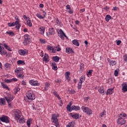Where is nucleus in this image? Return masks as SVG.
<instances>
[{
	"label": "nucleus",
	"mask_w": 127,
	"mask_h": 127,
	"mask_svg": "<svg viewBox=\"0 0 127 127\" xmlns=\"http://www.w3.org/2000/svg\"><path fill=\"white\" fill-rule=\"evenodd\" d=\"M15 74L18 78H22L24 77L23 75V68L17 67L15 69Z\"/></svg>",
	"instance_id": "f257e3e1"
},
{
	"label": "nucleus",
	"mask_w": 127,
	"mask_h": 127,
	"mask_svg": "<svg viewBox=\"0 0 127 127\" xmlns=\"http://www.w3.org/2000/svg\"><path fill=\"white\" fill-rule=\"evenodd\" d=\"M58 118H59V114H53L52 116V121L53 123L55 124V126L56 127H60V124Z\"/></svg>",
	"instance_id": "f03ea898"
},
{
	"label": "nucleus",
	"mask_w": 127,
	"mask_h": 127,
	"mask_svg": "<svg viewBox=\"0 0 127 127\" xmlns=\"http://www.w3.org/2000/svg\"><path fill=\"white\" fill-rule=\"evenodd\" d=\"M26 96L28 100L30 101H33L35 100V94L32 90H29L26 92Z\"/></svg>",
	"instance_id": "7ed1b4c3"
},
{
	"label": "nucleus",
	"mask_w": 127,
	"mask_h": 127,
	"mask_svg": "<svg viewBox=\"0 0 127 127\" xmlns=\"http://www.w3.org/2000/svg\"><path fill=\"white\" fill-rule=\"evenodd\" d=\"M8 26L9 27H11V26H15V28L16 29L18 30L19 28H20V27L21 26V25L20 24L18 23V21H15L12 23H8L7 24Z\"/></svg>",
	"instance_id": "20e7f679"
},
{
	"label": "nucleus",
	"mask_w": 127,
	"mask_h": 127,
	"mask_svg": "<svg viewBox=\"0 0 127 127\" xmlns=\"http://www.w3.org/2000/svg\"><path fill=\"white\" fill-rule=\"evenodd\" d=\"M81 110L84 113H86L87 115H92V114H93L92 112V110H91V109L89 108L88 107L82 106L81 107Z\"/></svg>",
	"instance_id": "39448f33"
},
{
	"label": "nucleus",
	"mask_w": 127,
	"mask_h": 127,
	"mask_svg": "<svg viewBox=\"0 0 127 127\" xmlns=\"http://www.w3.org/2000/svg\"><path fill=\"white\" fill-rule=\"evenodd\" d=\"M14 113L15 120L18 121V120L21 118V116L22 115L21 114V111L19 110H16L14 111Z\"/></svg>",
	"instance_id": "423d86ee"
},
{
	"label": "nucleus",
	"mask_w": 127,
	"mask_h": 127,
	"mask_svg": "<svg viewBox=\"0 0 127 127\" xmlns=\"http://www.w3.org/2000/svg\"><path fill=\"white\" fill-rule=\"evenodd\" d=\"M0 121L2 122V123H5L6 124H8L9 123V118L6 116L2 115L0 117Z\"/></svg>",
	"instance_id": "0eeeda50"
},
{
	"label": "nucleus",
	"mask_w": 127,
	"mask_h": 127,
	"mask_svg": "<svg viewBox=\"0 0 127 127\" xmlns=\"http://www.w3.org/2000/svg\"><path fill=\"white\" fill-rule=\"evenodd\" d=\"M29 83L31 86H34V87L40 86V83L38 82V81L35 80L34 79H31L29 81Z\"/></svg>",
	"instance_id": "6e6552de"
},
{
	"label": "nucleus",
	"mask_w": 127,
	"mask_h": 127,
	"mask_svg": "<svg viewBox=\"0 0 127 127\" xmlns=\"http://www.w3.org/2000/svg\"><path fill=\"white\" fill-rule=\"evenodd\" d=\"M59 31L60 33L58 34V36H59V37H60L62 40H64V37H65V38L68 39V37L67 36H66V34L65 33H64L62 29H60Z\"/></svg>",
	"instance_id": "1a4fd4ad"
},
{
	"label": "nucleus",
	"mask_w": 127,
	"mask_h": 127,
	"mask_svg": "<svg viewBox=\"0 0 127 127\" xmlns=\"http://www.w3.org/2000/svg\"><path fill=\"white\" fill-rule=\"evenodd\" d=\"M18 53L21 55V56H24L25 55H26V54H28V50L26 49H21L18 51Z\"/></svg>",
	"instance_id": "9d476101"
},
{
	"label": "nucleus",
	"mask_w": 127,
	"mask_h": 127,
	"mask_svg": "<svg viewBox=\"0 0 127 127\" xmlns=\"http://www.w3.org/2000/svg\"><path fill=\"white\" fill-rule=\"evenodd\" d=\"M55 34V30L53 28H49V31L47 32V36H50V35H54Z\"/></svg>",
	"instance_id": "9b49d317"
},
{
	"label": "nucleus",
	"mask_w": 127,
	"mask_h": 127,
	"mask_svg": "<svg viewBox=\"0 0 127 127\" xmlns=\"http://www.w3.org/2000/svg\"><path fill=\"white\" fill-rule=\"evenodd\" d=\"M122 92L123 93H126L127 92V82H123L122 84Z\"/></svg>",
	"instance_id": "f8f14e48"
},
{
	"label": "nucleus",
	"mask_w": 127,
	"mask_h": 127,
	"mask_svg": "<svg viewBox=\"0 0 127 127\" xmlns=\"http://www.w3.org/2000/svg\"><path fill=\"white\" fill-rule=\"evenodd\" d=\"M117 124H118L120 126H123V125H125V124H126V120L120 118L118 119Z\"/></svg>",
	"instance_id": "ddd939ff"
},
{
	"label": "nucleus",
	"mask_w": 127,
	"mask_h": 127,
	"mask_svg": "<svg viewBox=\"0 0 127 127\" xmlns=\"http://www.w3.org/2000/svg\"><path fill=\"white\" fill-rule=\"evenodd\" d=\"M108 62L109 63L110 66H113L117 64L116 61L111 60L109 58L107 59Z\"/></svg>",
	"instance_id": "4468645a"
},
{
	"label": "nucleus",
	"mask_w": 127,
	"mask_h": 127,
	"mask_svg": "<svg viewBox=\"0 0 127 127\" xmlns=\"http://www.w3.org/2000/svg\"><path fill=\"white\" fill-rule=\"evenodd\" d=\"M4 99L6 100L7 103H10V102L13 100V96L9 95L8 96L5 97Z\"/></svg>",
	"instance_id": "2eb2a0df"
},
{
	"label": "nucleus",
	"mask_w": 127,
	"mask_h": 127,
	"mask_svg": "<svg viewBox=\"0 0 127 127\" xmlns=\"http://www.w3.org/2000/svg\"><path fill=\"white\" fill-rule=\"evenodd\" d=\"M70 71H67L65 74V78L68 82H69L71 80V77H70Z\"/></svg>",
	"instance_id": "dca6fc26"
},
{
	"label": "nucleus",
	"mask_w": 127,
	"mask_h": 127,
	"mask_svg": "<svg viewBox=\"0 0 127 127\" xmlns=\"http://www.w3.org/2000/svg\"><path fill=\"white\" fill-rule=\"evenodd\" d=\"M65 52L67 54H71V53H74L73 49H72L71 48H66L65 49Z\"/></svg>",
	"instance_id": "f3484780"
},
{
	"label": "nucleus",
	"mask_w": 127,
	"mask_h": 127,
	"mask_svg": "<svg viewBox=\"0 0 127 127\" xmlns=\"http://www.w3.org/2000/svg\"><path fill=\"white\" fill-rule=\"evenodd\" d=\"M0 54L1 55H5L6 54V51L4 50L3 47H0Z\"/></svg>",
	"instance_id": "a211bd4d"
},
{
	"label": "nucleus",
	"mask_w": 127,
	"mask_h": 127,
	"mask_svg": "<svg viewBox=\"0 0 127 127\" xmlns=\"http://www.w3.org/2000/svg\"><path fill=\"white\" fill-rule=\"evenodd\" d=\"M48 59H49V56L47 54H45L44 58H43V61H44L46 63L48 62Z\"/></svg>",
	"instance_id": "6ab92c4d"
},
{
	"label": "nucleus",
	"mask_w": 127,
	"mask_h": 127,
	"mask_svg": "<svg viewBox=\"0 0 127 127\" xmlns=\"http://www.w3.org/2000/svg\"><path fill=\"white\" fill-rule=\"evenodd\" d=\"M47 50H50V51H52L53 53H56V50L53 48V47H51L50 46H47Z\"/></svg>",
	"instance_id": "aec40b11"
},
{
	"label": "nucleus",
	"mask_w": 127,
	"mask_h": 127,
	"mask_svg": "<svg viewBox=\"0 0 127 127\" xmlns=\"http://www.w3.org/2000/svg\"><path fill=\"white\" fill-rule=\"evenodd\" d=\"M114 93V88H109L107 90L106 95H112Z\"/></svg>",
	"instance_id": "412c9836"
},
{
	"label": "nucleus",
	"mask_w": 127,
	"mask_h": 127,
	"mask_svg": "<svg viewBox=\"0 0 127 127\" xmlns=\"http://www.w3.org/2000/svg\"><path fill=\"white\" fill-rule=\"evenodd\" d=\"M72 111H80V110H81V108L78 106L73 105L72 106Z\"/></svg>",
	"instance_id": "4be33fe9"
},
{
	"label": "nucleus",
	"mask_w": 127,
	"mask_h": 127,
	"mask_svg": "<svg viewBox=\"0 0 127 127\" xmlns=\"http://www.w3.org/2000/svg\"><path fill=\"white\" fill-rule=\"evenodd\" d=\"M80 117V114L79 113H76L75 114L71 115V117L73 118V119H79Z\"/></svg>",
	"instance_id": "5701e85b"
},
{
	"label": "nucleus",
	"mask_w": 127,
	"mask_h": 127,
	"mask_svg": "<svg viewBox=\"0 0 127 127\" xmlns=\"http://www.w3.org/2000/svg\"><path fill=\"white\" fill-rule=\"evenodd\" d=\"M39 30L41 34H44L45 31V28L44 27H41L39 28Z\"/></svg>",
	"instance_id": "b1692460"
},
{
	"label": "nucleus",
	"mask_w": 127,
	"mask_h": 127,
	"mask_svg": "<svg viewBox=\"0 0 127 127\" xmlns=\"http://www.w3.org/2000/svg\"><path fill=\"white\" fill-rule=\"evenodd\" d=\"M72 44H73V45H75V46H79L80 45V44L79 43V42L77 39L73 40L72 41Z\"/></svg>",
	"instance_id": "393cba45"
},
{
	"label": "nucleus",
	"mask_w": 127,
	"mask_h": 127,
	"mask_svg": "<svg viewBox=\"0 0 127 127\" xmlns=\"http://www.w3.org/2000/svg\"><path fill=\"white\" fill-rule=\"evenodd\" d=\"M27 24L29 27H31L32 26V22H31V20L30 18H28V19L26 20Z\"/></svg>",
	"instance_id": "a878e982"
},
{
	"label": "nucleus",
	"mask_w": 127,
	"mask_h": 127,
	"mask_svg": "<svg viewBox=\"0 0 127 127\" xmlns=\"http://www.w3.org/2000/svg\"><path fill=\"white\" fill-rule=\"evenodd\" d=\"M17 65H25V62L22 60H19L17 61Z\"/></svg>",
	"instance_id": "bb28decb"
},
{
	"label": "nucleus",
	"mask_w": 127,
	"mask_h": 127,
	"mask_svg": "<svg viewBox=\"0 0 127 127\" xmlns=\"http://www.w3.org/2000/svg\"><path fill=\"white\" fill-rule=\"evenodd\" d=\"M106 111L104 110L103 112L100 113L99 114V118L100 119H102L103 117H105L106 116Z\"/></svg>",
	"instance_id": "cd10ccee"
},
{
	"label": "nucleus",
	"mask_w": 127,
	"mask_h": 127,
	"mask_svg": "<svg viewBox=\"0 0 127 127\" xmlns=\"http://www.w3.org/2000/svg\"><path fill=\"white\" fill-rule=\"evenodd\" d=\"M56 23L58 25H60V26H63V23H62V22H61V21L60 20H59L58 18L56 20Z\"/></svg>",
	"instance_id": "c85d7f7f"
},
{
	"label": "nucleus",
	"mask_w": 127,
	"mask_h": 127,
	"mask_svg": "<svg viewBox=\"0 0 127 127\" xmlns=\"http://www.w3.org/2000/svg\"><path fill=\"white\" fill-rule=\"evenodd\" d=\"M0 105L1 106H4V105H5V101L4 98L0 99Z\"/></svg>",
	"instance_id": "c756f323"
},
{
	"label": "nucleus",
	"mask_w": 127,
	"mask_h": 127,
	"mask_svg": "<svg viewBox=\"0 0 127 127\" xmlns=\"http://www.w3.org/2000/svg\"><path fill=\"white\" fill-rule=\"evenodd\" d=\"M53 60L55 61V62H59V60H60V58L58 57V56H56L53 57Z\"/></svg>",
	"instance_id": "7c9ffc66"
},
{
	"label": "nucleus",
	"mask_w": 127,
	"mask_h": 127,
	"mask_svg": "<svg viewBox=\"0 0 127 127\" xmlns=\"http://www.w3.org/2000/svg\"><path fill=\"white\" fill-rule=\"evenodd\" d=\"M105 19H106L107 22H109V21H110V19H112V16L110 15H107L105 17Z\"/></svg>",
	"instance_id": "2f4dec72"
},
{
	"label": "nucleus",
	"mask_w": 127,
	"mask_h": 127,
	"mask_svg": "<svg viewBox=\"0 0 127 127\" xmlns=\"http://www.w3.org/2000/svg\"><path fill=\"white\" fill-rule=\"evenodd\" d=\"M50 87V83L49 82H47L45 83V91H47L48 90V87Z\"/></svg>",
	"instance_id": "473e14b6"
},
{
	"label": "nucleus",
	"mask_w": 127,
	"mask_h": 127,
	"mask_svg": "<svg viewBox=\"0 0 127 127\" xmlns=\"http://www.w3.org/2000/svg\"><path fill=\"white\" fill-rule=\"evenodd\" d=\"M86 79V77L85 75H82L80 78V81L81 83H83V82H85V79Z\"/></svg>",
	"instance_id": "72a5a7b5"
},
{
	"label": "nucleus",
	"mask_w": 127,
	"mask_h": 127,
	"mask_svg": "<svg viewBox=\"0 0 127 127\" xmlns=\"http://www.w3.org/2000/svg\"><path fill=\"white\" fill-rule=\"evenodd\" d=\"M127 118V114L126 113H122L120 115V118L123 119V120H126Z\"/></svg>",
	"instance_id": "f704fd0d"
},
{
	"label": "nucleus",
	"mask_w": 127,
	"mask_h": 127,
	"mask_svg": "<svg viewBox=\"0 0 127 127\" xmlns=\"http://www.w3.org/2000/svg\"><path fill=\"white\" fill-rule=\"evenodd\" d=\"M98 91L100 94H103V95H104V93H105V90H104V87H101Z\"/></svg>",
	"instance_id": "c9c22d12"
},
{
	"label": "nucleus",
	"mask_w": 127,
	"mask_h": 127,
	"mask_svg": "<svg viewBox=\"0 0 127 127\" xmlns=\"http://www.w3.org/2000/svg\"><path fill=\"white\" fill-rule=\"evenodd\" d=\"M53 95H54V96H55V97H57V98H58L59 100H61V98H60V96H59V95L57 93V92L54 91V92H53Z\"/></svg>",
	"instance_id": "e433bc0d"
},
{
	"label": "nucleus",
	"mask_w": 127,
	"mask_h": 127,
	"mask_svg": "<svg viewBox=\"0 0 127 127\" xmlns=\"http://www.w3.org/2000/svg\"><path fill=\"white\" fill-rule=\"evenodd\" d=\"M3 46L4 47V48H5V49H7V50H8V51H11V50L10 49V48L9 47V46H8L7 45L4 44L3 45Z\"/></svg>",
	"instance_id": "4c0bfd02"
},
{
	"label": "nucleus",
	"mask_w": 127,
	"mask_h": 127,
	"mask_svg": "<svg viewBox=\"0 0 127 127\" xmlns=\"http://www.w3.org/2000/svg\"><path fill=\"white\" fill-rule=\"evenodd\" d=\"M74 122L69 123L68 125H66V127H74Z\"/></svg>",
	"instance_id": "58836bf2"
},
{
	"label": "nucleus",
	"mask_w": 127,
	"mask_h": 127,
	"mask_svg": "<svg viewBox=\"0 0 127 127\" xmlns=\"http://www.w3.org/2000/svg\"><path fill=\"white\" fill-rule=\"evenodd\" d=\"M6 34H8L9 35V36H14V35H15V34H14V33L13 32H8L7 31L6 32Z\"/></svg>",
	"instance_id": "ea45409f"
},
{
	"label": "nucleus",
	"mask_w": 127,
	"mask_h": 127,
	"mask_svg": "<svg viewBox=\"0 0 127 127\" xmlns=\"http://www.w3.org/2000/svg\"><path fill=\"white\" fill-rule=\"evenodd\" d=\"M56 49H55L56 50V52L57 51L58 52H59V51H61L62 49L61 48H60V45H58L56 47Z\"/></svg>",
	"instance_id": "a19ab883"
},
{
	"label": "nucleus",
	"mask_w": 127,
	"mask_h": 127,
	"mask_svg": "<svg viewBox=\"0 0 127 127\" xmlns=\"http://www.w3.org/2000/svg\"><path fill=\"white\" fill-rule=\"evenodd\" d=\"M82 84H83V82L79 81L77 85V88L78 90H81V89H82Z\"/></svg>",
	"instance_id": "79ce46f5"
},
{
	"label": "nucleus",
	"mask_w": 127,
	"mask_h": 127,
	"mask_svg": "<svg viewBox=\"0 0 127 127\" xmlns=\"http://www.w3.org/2000/svg\"><path fill=\"white\" fill-rule=\"evenodd\" d=\"M66 110H67V111H68L69 112H72V106L71 107V106H70V105H67Z\"/></svg>",
	"instance_id": "37998d69"
},
{
	"label": "nucleus",
	"mask_w": 127,
	"mask_h": 127,
	"mask_svg": "<svg viewBox=\"0 0 127 127\" xmlns=\"http://www.w3.org/2000/svg\"><path fill=\"white\" fill-rule=\"evenodd\" d=\"M92 72H93V70H89L87 73V75L88 77H91L92 76Z\"/></svg>",
	"instance_id": "c03bdc74"
},
{
	"label": "nucleus",
	"mask_w": 127,
	"mask_h": 127,
	"mask_svg": "<svg viewBox=\"0 0 127 127\" xmlns=\"http://www.w3.org/2000/svg\"><path fill=\"white\" fill-rule=\"evenodd\" d=\"M28 40L29 39H24V41L23 42V44H24V45H27V44L29 43V40Z\"/></svg>",
	"instance_id": "a18cd8bd"
},
{
	"label": "nucleus",
	"mask_w": 127,
	"mask_h": 127,
	"mask_svg": "<svg viewBox=\"0 0 127 127\" xmlns=\"http://www.w3.org/2000/svg\"><path fill=\"white\" fill-rule=\"evenodd\" d=\"M25 121H24V118L22 116L19 120L20 124H23Z\"/></svg>",
	"instance_id": "49530a36"
},
{
	"label": "nucleus",
	"mask_w": 127,
	"mask_h": 127,
	"mask_svg": "<svg viewBox=\"0 0 127 127\" xmlns=\"http://www.w3.org/2000/svg\"><path fill=\"white\" fill-rule=\"evenodd\" d=\"M20 89L18 87H16L14 89V94H17V92L19 91Z\"/></svg>",
	"instance_id": "de8ad7c7"
},
{
	"label": "nucleus",
	"mask_w": 127,
	"mask_h": 127,
	"mask_svg": "<svg viewBox=\"0 0 127 127\" xmlns=\"http://www.w3.org/2000/svg\"><path fill=\"white\" fill-rule=\"evenodd\" d=\"M2 86L3 87V89H6V90H9L8 86L6 84L1 83Z\"/></svg>",
	"instance_id": "09e8293b"
},
{
	"label": "nucleus",
	"mask_w": 127,
	"mask_h": 127,
	"mask_svg": "<svg viewBox=\"0 0 127 127\" xmlns=\"http://www.w3.org/2000/svg\"><path fill=\"white\" fill-rule=\"evenodd\" d=\"M37 17H38L40 19H43V16L39 13L36 14Z\"/></svg>",
	"instance_id": "8fccbe9b"
},
{
	"label": "nucleus",
	"mask_w": 127,
	"mask_h": 127,
	"mask_svg": "<svg viewBox=\"0 0 127 127\" xmlns=\"http://www.w3.org/2000/svg\"><path fill=\"white\" fill-rule=\"evenodd\" d=\"M80 70L81 72L84 70V64H81L80 65Z\"/></svg>",
	"instance_id": "3c124183"
},
{
	"label": "nucleus",
	"mask_w": 127,
	"mask_h": 127,
	"mask_svg": "<svg viewBox=\"0 0 127 127\" xmlns=\"http://www.w3.org/2000/svg\"><path fill=\"white\" fill-rule=\"evenodd\" d=\"M40 42L42 43V44H45L46 43V41L45 40V39H40Z\"/></svg>",
	"instance_id": "603ef678"
},
{
	"label": "nucleus",
	"mask_w": 127,
	"mask_h": 127,
	"mask_svg": "<svg viewBox=\"0 0 127 127\" xmlns=\"http://www.w3.org/2000/svg\"><path fill=\"white\" fill-rule=\"evenodd\" d=\"M4 82H5V83H7V84H9V83H11V82H12L11 79H5Z\"/></svg>",
	"instance_id": "864d4df0"
},
{
	"label": "nucleus",
	"mask_w": 127,
	"mask_h": 127,
	"mask_svg": "<svg viewBox=\"0 0 127 127\" xmlns=\"http://www.w3.org/2000/svg\"><path fill=\"white\" fill-rule=\"evenodd\" d=\"M67 12H68L69 14H73V13H74V11H73V10L70 8L67 10Z\"/></svg>",
	"instance_id": "5fc2aeb1"
},
{
	"label": "nucleus",
	"mask_w": 127,
	"mask_h": 127,
	"mask_svg": "<svg viewBox=\"0 0 127 127\" xmlns=\"http://www.w3.org/2000/svg\"><path fill=\"white\" fill-rule=\"evenodd\" d=\"M5 68H10V64L6 63L4 64Z\"/></svg>",
	"instance_id": "6e6d98bb"
},
{
	"label": "nucleus",
	"mask_w": 127,
	"mask_h": 127,
	"mask_svg": "<svg viewBox=\"0 0 127 127\" xmlns=\"http://www.w3.org/2000/svg\"><path fill=\"white\" fill-rule=\"evenodd\" d=\"M29 35L28 34H25L24 36V39H26V40L29 39Z\"/></svg>",
	"instance_id": "4d7b16f0"
},
{
	"label": "nucleus",
	"mask_w": 127,
	"mask_h": 127,
	"mask_svg": "<svg viewBox=\"0 0 127 127\" xmlns=\"http://www.w3.org/2000/svg\"><path fill=\"white\" fill-rule=\"evenodd\" d=\"M114 75L116 77H118V75H119V71H118L117 70H115L114 72Z\"/></svg>",
	"instance_id": "13d9d810"
},
{
	"label": "nucleus",
	"mask_w": 127,
	"mask_h": 127,
	"mask_svg": "<svg viewBox=\"0 0 127 127\" xmlns=\"http://www.w3.org/2000/svg\"><path fill=\"white\" fill-rule=\"evenodd\" d=\"M124 60L125 62H127V55H124L123 56Z\"/></svg>",
	"instance_id": "bf43d9fd"
},
{
	"label": "nucleus",
	"mask_w": 127,
	"mask_h": 127,
	"mask_svg": "<svg viewBox=\"0 0 127 127\" xmlns=\"http://www.w3.org/2000/svg\"><path fill=\"white\" fill-rule=\"evenodd\" d=\"M15 19H16V21H18V23H19V18H18V16L17 15H15Z\"/></svg>",
	"instance_id": "052dcab7"
},
{
	"label": "nucleus",
	"mask_w": 127,
	"mask_h": 127,
	"mask_svg": "<svg viewBox=\"0 0 127 127\" xmlns=\"http://www.w3.org/2000/svg\"><path fill=\"white\" fill-rule=\"evenodd\" d=\"M52 68L53 70H55V71H56V70H57L58 69L57 66L56 65L53 66Z\"/></svg>",
	"instance_id": "680f3d73"
},
{
	"label": "nucleus",
	"mask_w": 127,
	"mask_h": 127,
	"mask_svg": "<svg viewBox=\"0 0 127 127\" xmlns=\"http://www.w3.org/2000/svg\"><path fill=\"white\" fill-rule=\"evenodd\" d=\"M23 17L24 19H25V20H28V18H29V17H28L27 16H26V15H24L23 16Z\"/></svg>",
	"instance_id": "e2e57ef3"
},
{
	"label": "nucleus",
	"mask_w": 127,
	"mask_h": 127,
	"mask_svg": "<svg viewBox=\"0 0 127 127\" xmlns=\"http://www.w3.org/2000/svg\"><path fill=\"white\" fill-rule=\"evenodd\" d=\"M11 82H16V81H17V79H16L15 78H13L11 79Z\"/></svg>",
	"instance_id": "0e129e2a"
},
{
	"label": "nucleus",
	"mask_w": 127,
	"mask_h": 127,
	"mask_svg": "<svg viewBox=\"0 0 127 127\" xmlns=\"http://www.w3.org/2000/svg\"><path fill=\"white\" fill-rule=\"evenodd\" d=\"M30 120H28L27 121V125L28 126V127H30Z\"/></svg>",
	"instance_id": "69168bd1"
},
{
	"label": "nucleus",
	"mask_w": 127,
	"mask_h": 127,
	"mask_svg": "<svg viewBox=\"0 0 127 127\" xmlns=\"http://www.w3.org/2000/svg\"><path fill=\"white\" fill-rule=\"evenodd\" d=\"M66 9L69 10L71 9V6H70V5L69 4L66 5Z\"/></svg>",
	"instance_id": "338daca9"
},
{
	"label": "nucleus",
	"mask_w": 127,
	"mask_h": 127,
	"mask_svg": "<svg viewBox=\"0 0 127 127\" xmlns=\"http://www.w3.org/2000/svg\"><path fill=\"white\" fill-rule=\"evenodd\" d=\"M121 43H122V41L121 40H118L117 42V45H120V44H121Z\"/></svg>",
	"instance_id": "774afa93"
}]
</instances>
